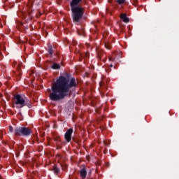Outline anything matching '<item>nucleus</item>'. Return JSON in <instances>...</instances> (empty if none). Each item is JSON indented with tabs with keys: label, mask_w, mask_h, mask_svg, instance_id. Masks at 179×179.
Here are the masks:
<instances>
[{
	"label": "nucleus",
	"mask_w": 179,
	"mask_h": 179,
	"mask_svg": "<svg viewBox=\"0 0 179 179\" xmlns=\"http://www.w3.org/2000/svg\"><path fill=\"white\" fill-rule=\"evenodd\" d=\"M76 80L75 78L71 79L68 77L60 76L51 87L49 99L51 101H61L67 96L72 94L71 89L76 87Z\"/></svg>",
	"instance_id": "obj_1"
},
{
	"label": "nucleus",
	"mask_w": 179,
	"mask_h": 179,
	"mask_svg": "<svg viewBox=\"0 0 179 179\" xmlns=\"http://www.w3.org/2000/svg\"><path fill=\"white\" fill-rule=\"evenodd\" d=\"M71 9V16L74 23H79L85 15V8L82 6L80 1H71L70 3Z\"/></svg>",
	"instance_id": "obj_2"
},
{
	"label": "nucleus",
	"mask_w": 179,
	"mask_h": 179,
	"mask_svg": "<svg viewBox=\"0 0 179 179\" xmlns=\"http://www.w3.org/2000/svg\"><path fill=\"white\" fill-rule=\"evenodd\" d=\"M13 101L17 108H23V107H29L30 108L31 104L27 97L21 94H15L13 97Z\"/></svg>",
	"instance_id": "obj_3"
},
{
	"label": "nucleus",
	"mask_w": 179,
	"mask_h": 179,
	"mask_svg": "<svg viewBox=\"0 0 179 179\" xmlns=\"http://www.w3.org/2000/svg\"><path fill=\"white\" fill-rule=\"evenodd\" d=\"M33 134V131L30 127H17L14 129V134L15 136H30Z\"/></svg>",
	"instance_id": "obj_4"
},
{
	"label": "nucleus",
	"mask_w": 179,
	"mask_h": 179,
	"mask_svg": "<svg viewBox=\"0 0 179 179\" xmlns=\"http://www.w3.org/2000/svg\"><path fill=\"white\" fill-rule=\"evenodd\" d=\"M72 134H73V128H70L66 131L64 134V139L66 142H71V141H72Z\"/></svg>",
	"instance_id": "obj_5"
},
{
	"label": "nucleus",
	"mask_w": 179,
	"mask_h": 179,
	"mask_svg": "<svg viewBox=\"0 0 179 179\" xmlns=\"http://www.w3.org/2000/svg\"><path fill=\"white\" fill-rule=\"evenodd\" d=\"M97 57L100 61H106V53L102 50H97Z\"/></svg>",
	"instance_id": "obj_6"
},
{
	"label": "nucleus",
	"mask_w": 179,
	"mask_h": 179,
	"mask_svg": "<svg viewBox=\"0 0 179 179\" xmlns=\"http://www.w3.org/2000/svg\"><path fill=\"white\" fill-rule=\"evenodd\" d=\"M79 173L82 179L86 178V176H87V168L83 166V168L79 171Z\"/></svg>",
	"instance_id": "obj_7"
},
{
	"label": "nucleus",
	"mask_w": 179,
	"mask_h": 179,
	"mask_svg": "<svg viewBox=\"0 0 179 179\" xmlns=\"http://www.w3.org/2000/svg\"><path fill=\"white\" fill-rule=\"evenodd\" d=\"M120 19H122L124 23H129V18L127 17V14L125 13L120 14Z\"/></svg>",
	"instance_id": "obj_8"
},
{
	"label": "nucleus",
	"mask_w": 179,
	"mask_h": 179,
	"mask_svg": "<svg viewBox=\"0 0 179 179\" xmlns=\"http://www.w3.org/2000/svg\"><path fill=\"white\" fill-rule=\"evenodd\" d=\"M48 52L50 55H52L54 54V48H52V45H48Z\"/></svg>",
	"instance_id": "obj_9"
},
{
	"label": "nucleus",
	"mask_w": 179,
	"mask_h": 179,
	"mask_svg": "<svg viewBox=\"0 0 179 179\" xmlns=\"http://www.w3.org/2000/svg\"><path fill=\"white\" fill-rule=\"evenodd\" d=\"M24 3L29 9H31V8H33V1H28L25 2Z\"/></svg>",
	"instance_id": "obj_10"
},
{
	"label": "nucleus",
	"mask_w": 179,
	"mask_h": 179,
	"mask_svg": "<svg viewBox=\"0 0 179 179\" xmlns=\"http://www.w3.org/2000/svg\"><path fill=\"white\" fill-rule=\"evenodd\" d=\"M104 46H105V48H106V50H111V48H113V46L111 45V43L110 42H106Z\"/></svg>",
	"instance_id": "obj_11"
},
{
	"label": "nucleus",
	"mask_w": 179,
	"mask_h": 179,
	"mask_svg": "<svg viewBox=\"0 0 179 179\" xmlns=\"http://www.w3.org/2000/svg\"><path fill=\"white\" fill-rule=\"evenodd\" d=\"M100 87L102 88V90H106L107 89V87L106 86V82L104 81H101L99 83Z\"/></svg>",
	"instance_id": "obj_12"
},
{
	"label": "nucleus",
	"mask_w": 179,
	"mask_h": 179,
	"mask_svg": "<svg viewBox=\"0 0 179 179\" xmlns=\"http://www.w3.org/2000/svg\"><path fill=\"white\" fill-rule=\"evenodd\" d=\"M53 171L55 174L58 175L59 174V172L61 171V170L59 169V168H58L57 166L55 165L53 167Z\"/></svg>",
	"instance_id": "obj_13"
},
{
	"label": "nucleus",
	"mask_w": 179,
	"mask_h": 179,
	"mask_svg": "<svg viewBox=\"0 0 179 179\" xmlns=\"http://www.w3.org/2000/svg\"><path fill=\"white\" fill-rule=\"evenodd\" d=\"M52 69H61V65L55 63L52 66H51Z\"/></svg>",
	"instance_id": "obj_14"
},
{
	"label": "nucleus",
	"mask_w": 179,
	"mask_h": 179,
	"mask_svg": "<svg viewBox=\"0 0 179 179\" xmlns=\"http://www.w3.org/2000/svg\"><path fill=\"white\" fill-rule=\"evenodd\" d=\"M62 170H64V171H66V170H68V166L64 165L63 166H62Z\"/></svg>",
	"instance_id": "obj_15"
},
{
	"label": "nucleus",
	"mask_w": 179,
	"mask_h": 179,
	"mask_svg": "<svg viewBox=\"0 0 179 179\" xmlns=\"http://www.w3.org/2000/svg\"><path fill=\"white\" fill-rule=\"evenodd\" d=\"M117 2L118 5H123V3H125V1H117Z\"/></svg>",
	"instance_id": "obj_16"
},
{
	"label": "nucleus",
	"mask_w": 179,
	"mask_h": 179,
	"mask_svg": "<svg viewBox=\"0 0 179 179\" xmlns=\"http://www.w3.org/2000/svg\"><path fill=\"white\" fill-rule=\"evenodd\" d=\"M9 132L10 133L13 132V127L9 126Z\"/></svg>",
	"instance_id": "obj_17"
},
{
	"label": "nucleus",
	"mask_w": 179,
	"mask_h": 179,
	"mask_svg": "<svg viewBox=\"0 0 179 179\" xmlns=\"http://www.w3.org/2000/svg\"><path fill=\"white\" fill-rule=\"evenodd\" d=\"M28 16H29V19H31V17L33 16L31 15V13H30V11L28 12Z\"/></svg>",
	"instance_id": "obj_18"
},
{
	"label": "nucleus",
	"mask_w": 179,
	"mask_h": 179,
	"mask_svg": "<svg viewBox=\"0 0 179 179\" xmlns=\"http://www.w3.org/2000/svg\"><path fill=\"white\" fill-rule=\"evenodd\" d=\"M137 3H138V1H134L133 5H136Z\"/></svg>",
	"instance_id": "obj_19"
},
{
	"label": "nucleus",
	"mask_w": 179,
	"mask_h": 179,
	"mask_svg": "<svg viewBox=\"0 0 179 179\" xmlns=\"http://www.w3.org/2000/svg\"><path fill=\"white\" fill-rule=\"evenodd\" d=\"M78 34L79 36H83V34L80 33V31H78Z\"/></svg>",
	"instance_id": "obj_20"
},
{
	"label": "nucleus",
	"mask_w": 179,
	"mask_h": 179,
	"mask_svg": "<svg viewBox=\"0 0 179 179\" xmlns=\"http://www.w3.org/2000/svg\"><path fill=\"white\" fill-rule=\"evenodd\" d=\"M109 61H113V57H109Z\"/></svg>",
	"instance_id": "obj_21"
},
{
	"label": "nucleus",
	"mask_w": 179,
	"mask_h": 179,
	"mask_svg": "<svg viewBox=\"0 0 179 179\" xmlns=\"http://www.w3.org/2000/svg\"><path fill=\"white\" fill-rule=\"evenodd\" d=\"M107 12H110V10L108 8H106Z\"/></svg>",
	"instance_id": "obj_22"
},
{
	"label": "nucleus",
	"mask_w": 179,
	"mask_h": 179,
	"mask_svg": "<svg viewBox=\"0 0 179 179\" xmlns=\"http://www.w3.org/2000/svg\"><path fill=\"white\" fill-rule=\"evenodd\" d=\"M110 68H113V64H110Z\"/></svg>",
	"instance_id": "obj_23"
},
{
	"label": "nucleus",
	"mask_w": 179,
	"mask_h": 179,
	"mask_svg": "<svg viewBox=\"0 0 179 179\" xmlns=\"http://www.w3.org/2000/svg\"><path fill=\"white\" fill-rule=\"evenodd\" d=\"M73 1H82V0H73Z\"/></svg>",
	"instance_id": "obj_24"
},
{
	"label": "nucleus",
	"mask_w": 179,
	"mask_h": 179,
	"mask_svg": "<svg viewBox=\"0 0 179 179\" xmlns=\"http://www.w3.org/2000/svg\"><path fill=\"white\" fill-rule=\"evenodd\" d=\"M110 3H111V1H109Z\"/></svg>",
	"instance_id": "obj_25"
}]
</instances>
